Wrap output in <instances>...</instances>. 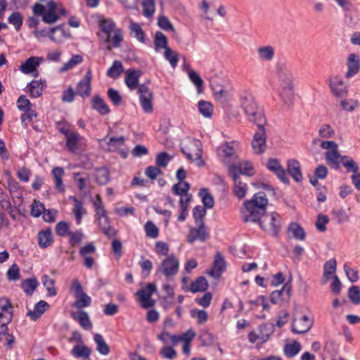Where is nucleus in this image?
Segmentation results:
<instances>
[{"mask_svg": "<svg viewBox=\"0 0 360 360\" xmlns=\"http://www.w3.org/2000/svg\"><path fill=\"white\" fill-rule=\"evenodd\" d=\"M268 199L264 192L255 193L251 200L244 202L243 210L245 222H257L266 212Z\"/></svg>", "mask_w": 360, "mask_h": 360, "instance_id": "f257e3e1", "label": "nucleus"}, {"mask_svg": "<svg viewBox=\"0 0 360 360\" xmlns=\"http://www.w3.org/2000/svg\"><path fill=\"white\" fill-rule=\"evenodd\" d=\"M240 103L249 122L254 123L257 127L266 124L264 110L256 102L253 95L244 92L240 96Z\"/></svg>", "mask_w": 360, "mask_h": 360, "instance_id": "f03ea898", "label": "nucleus"}, {"mask_svg": "<svg viewBox=\"0 0 360 360\" xmlns=\"http://www.w3.org/2000/svg\"><path fill=\"white\" fill-rule=\"evenodd\" d=\"M58 129L66 139L65 146L70 153H75L79 149V145L83 137L79 134L72 130L70 127L63 122H58Z\"/></svg>", "mask_w": 360, "mask_h": 360, "instance_id": "7ed1b4c3", "label": "nucleus"}, {"mask_svg": "<svg viewBox=\"0 0 360 360\" xmlns=\"http://www.w3.org/2000/svg\"><path fill=\"white\" fill-rule=\"evenodd\" d=\"M239 143L237 141L226 142L217 149V155L224 164L229 167L236 163L238 160V149Z\"/></svg>", "mask_w": 360, "mask_h": 360, "instance_id": "20e7f679", "label": "nucleus"}, {"mask_svg": "<svg viewBox=\"0 0 360 360\" xmlns=\"http://www.w3.org/2000/svg\"><path fill=\"white\" fill-rule=\"evenodd\" d=\"M261 228L271 236H276L281 229V217L276 212L265 214L258 221Z\"/></svg>", "mask_w": 360, "mask_h": 360, "instance_id": "39448f33", "label": "nucleus"}, {"mask_svg": "<svg viewBox=\"0 0 360 360\" xmlns=\"http://www.w3.org/2000/svg\"><path fill=\"white\" fill-rule=\"evenodd\" d=\"M181 152L191 160L201 158V143L199 140L191 137H186L181 142Z\"/></svg>", "mask_w": 360, "mask_h": 360, "instance_id": "423d86ee", "label": "nucleus"}, {"mask_svg": "<svg viewBox=\"0 0 360 360\" xmlns=\"http://www.w3.org/2000/svg\"><path fill=\"white\" fill-rule=\"evenodd\" d=\"M140 103L143 110L146 113H151L153 111V94L145 84H141L138 88Z\"/></svg>", "mask_w": 360, "mask_h": 360, "instance_id": "0eeeda50", "label": "nucleus"}, {"mask_svg": "<svg viewBox=\"0 0 360 360\" xmlns=\"http://www.w3.org/2000/svg\"><path fill=\"white\" fill-rule=\"evenodd\" d=\"M179 262L174 255H171L161 262L160 271L167 277H173L179 271Z\"/></svg>", "mask_w": 360, "mask_h": 360, "instance_id": "6e6552de", "label": "nucleus"}, {"mask_svg": "<svg viewBox=\"0 0 360 360\" xmlns=\"http://www.w3.org/2000/svg\"><path fill=\"white\" fill-rule=\"evenodd\" d=\"M314 319L306 315L295 317L292 322V331L295 334H303L312 327Z\"/></svg>", "mask_w": 360, "mask_h": 360, "instance_id": "1a4fd4ad", "label": "nucleus"}, {"mask_svg": "<svg viewBox=\"0 0 360 360\" xmlns=\"http://www.w3.org/2000/svg\"><path fill=\"white\" fill-rule=\"evenodd\" d=\"M257 127L252 141V147L255 153L262 154L266 148V134L264 126Z\"/></svg>", "mask_w": 360, "mask_h": 360, "instance_id": "9d476101", "label": "nucleus"}, {"mask_svg": "<svg viewBox=\"0 0 360 360\" xmlns=\"http://www.w3.org/2000/svg\"><path fill=\"white\" fill-rule=\"evenodd\" d=\"M156 291V286L153 283H148L145 288L137 291L136 295L139 297L141 306L143 308H149L155 304V301L151 300L153 293Z\"/></svg>", "mask_w": 360, "mask_h": 360, "instance_id": "9b49d317", "label": "nucleus"}, {"mask_svg": "<svg viewBox=\"0 0 360 360\" xmlns=\"http://www.w3.org/2000/svg\"><path fill=\"white\" fill-rule=\"evenodd\" d=\"M197 228H191L187 237V240L192 244L198 240L200 242H205L210 237V233L205 226L204 222L196 224Z\"/></svg>", "mask_w": 360, "mask_h": 360, "instance_id": "f8f14e48", "label": "nucleus"}, {"mask_svg": "<svg viewBox=\"0 0 360 360\" xmlns=\"http://www.w3.org/2000/svg\"><path fill=\"white\" fill-rule=\"evenodd\" d=\"M329 87L331 92L337 97L347 96L348 88L343 79L339 76H333L329 79Z\"/></svg>", "mask_w": 360, "mask_h": 360, "instance_id": "ddd939ff", "label": "nucleus"}, {"mask_svg": "<svg viewBox=\"0 0 360 360\" xmlns=\"http://www.w3.org/2000/svg\"><path fill=\"white\" fill-rule=\"evenodd\" d=\"M276 76L278 88L292 85V74L285 65L281 63L276 65Z\"/></svg>", "mask_w": 360, "mask_h": 360, "instance_id": "4468645a", "label": "nucleus"}, {"mask_svg": "<svg viewBox=\"0 0 360 360\" xmlns=\"http://www.w3.org/2000/svg\"><path fill=\"white\" fill-rule=\"evenodd\" d=\"M234 168L231 171H228L229 176L233 179L234 182L233 192L236 197L239 199L243 198L247 193V184L241 180L240 176H238L235 173Z\"/></svg>", "mask_w": 360, "mask_h": 360, "instance_id": "2eb2a0df", "label": "nucleus"}, {"mask_svg": "<svg viewBox=\"0 0 360 360\" xmlns=\"http://www.w3.org/2000/svg\"><path fill=\"white\" fill-rule=\"evenodd\" d=\"M267 169L273 172L279 180L285 184H289L290 181L286 172L280 162L276 158H271L266 162Z\"/></svg>", "mask_w": 360, "mask_h": 360, "instance_id": "dca6fc26", "label": "nucleus"}, {"mask_svg": "<svg viewBox=\"0 0 360 360\" xmlns=\"http://www.w3.org/2000/svg\"><path fill=\"white\" fill-rule=\"evenodd\" d=\"M91 70H89L85 77L78 83L76 94L82 98H87L91 94Z\"/></svg>", "mask_w": 360, "mask_h": 360, "instance_id": "f3484780", "label": "nucleus"}, {"mask_svg": "<svg viewBox=\"0 0 360 360\" xmlns=\"http://www.w3.org/2000/svg\"><path fill=\"white\" fill-rule=\"evenodd\" d=\"M292 286L290 283H286L280 290H275L270 296L271 302L273 304H279L283 301H288L290 297Z\"/></svg>", "mask_w": 360, "mask_h": 360, "instance_id": "a211bd4d", "label": "nucleus"}, {"mask_svg": "<svg viewBox=\"0 0 360 360\" xmlns=\"http://www.w3.org/2000/svg\"><path fill=\"white\" fill-rule=\"evenodd\" d=\"M325 155L326 161L334 169H338L342 160L346 158L345 155H341L338 153V147L327 150Z\"/></svg>", "mask_w": 360, "mask_h": 360, "instance_id": "6ab92c4d", "label": "nucleus"}, {"mask_svg": "<svg viewBox=\"0 0 360 360\" xmlns=\"http://www.w3.org/2000/svg\"><path fill=\"white\" fill-rule=\"evenodd\" d=\"M233 168L235 169V173L238 176H240L241 174L248 176L254 174L252 165L249 161L238 162L237 160L236 163L230 165L229 171H231Z\"/></svg>", "mask_w": 360, "mask_h": 360, "instance_id": "aec40b11", "label": "nucleus"}, {"mask_svg": "<svg viewBox=\"0 0 360 360\" xmlns=\"http://www.w3.org/2000/svg\"><path fill=\"white\" fill-rule=\"evenodd\" d=\"M347 72L345 74L347 78H350L357 74L360 69V59L355 53H351L347 58Z\"/></svg>", "mask_w": 360, "mask_h": 360, "instance_id": "412c9836", "label": "nucleus"}, {"mask_svg": "<svg viewBox=\"0 0 360 360\" xmlns=\"http://www.w3.org/2000/svg\"><path fill=\"white\" fill-rule=\"evenodd\" d=\"M142 75L141 70H127L126 72L125 84L131 90L139 88V81Z\"/></svg>", "mask_w": 360, "mask_h": 360, "instance_id": "4be33fe9", "label": "nucleus"}, {"mask_svg": "<svg viewBox=\"0 0 360 360\" xmlns=\"http://www.w3.org/2000/svg\"><path fill=\"white\" fill-rule=\"evenodd\" d=\"M70 36V33L65 31L63 25H60L51 28L49 34L50 39L58 44L61 43L64 39Z\"/></svg>", "mask_w": 360, "mask_h": 360, "instance_id": "5701e85b", "label": "nucleus"}, {"mask_svg": "<svg viewBox=\"0 0 360 360\" xmlns=\"http://www.w3.org/2000/svg\"><path fill=\"white\" fill-rule=\"evenodd\" d=\"M123 41V34L121 29H117L112 34L106 36L105 42L109 44L107 46L106 49L111 51L112 48H119L121 42Z\"/></svg>", "mask_w": 360, "mask_h": 360, "instance_id": "b1692460", "label": "nucleus"}, {"mask_svg": "<svg viewBox=\"0 0 360 360\" xmlns=\"http://www.w3.org/2000/svg\"><path fill=\"white\" fill-rule=\"evenodd\" d=\"M288 172L296 182H300L303 179L300 164L296 160L291 159L288 161Z\"/></svg>", "mask_w": 360, "mask_h": 360, "instance_id": "393cba45", "label": "nucleus"}, {"mask_svg": "<svg viewBox=\"0 0 360 360\" xmlns=\"http://www.w3.org/2000/svg\"><path fill=\"white\" fill-rule=\"evenodd\" d=\"M74 320L78 321L80 326L84 330H89L92 328V323L89 319L88 314L84 311H79L72 314Z\"/></svg>", "mask_w": 360, "mask_h": 360, "instance_id": "a878e982", "label": "nucleus"}, {"mask_svg": "<svg viewBox=\"0 0 360 360\" xmlns=\"http://www.w3.org/2000/svg\"><path fill=\"white\" fill-rule=\"evenodd\" d=\"M97 219L102 231L105 236L110 238L116 236L117 231L110 225V221L107 214H105L104 216H98Z\"/></svg>", "mask_w": 360, "mask_h": 360, "instance_id": "bb28decb", "label": "nucleus"}, {"mask_svg": "<svg viewBox=\"0 0 360 360\" xmlns=\"http://www.w3.org/2000/svg\"><path fill=\"white\" fill-rule=\"evenodd\" d=\"M225 266L226 262L222 255L217 252L215 255L213 268L210 271V274L214 277H218L224 271Z\"/></svg>", "mask_w": 360, "mask_h": 360, "instance_id": "cd10ccee", "label": "nucleus"}, {"mask_svg": "<svg viewBox=\"0 0 360 360\" xmlns=\"http://www.w3.org/2000/svg\"><path fill=\"white\" fill-rule=\"evenodd\" d=\"M42 60V58L36 56L30 57L20 65V70L25 74L32 73L36 70V68L39 65L40 62Z\"/></svg>", "mask_w": 360, "mask_h": 360, "instance_id": "c85d7f7f", "label": "nucleus"}, {"mask_svg": "<svg viewBox=\"0 0 360 360\" xmlns=\"http://www.w3.org/2000/svg\"><path fill=\"white\" fill-rule=\"evenodd\" d=\"M38 244L41 248L50 246L53 242V238L51 229L41 230L38 233Z\"/></svg>", "mask_w": 360, "mask_h": 360, "instance_id": "c756f323", "label": "nucleus"}, {"mask_svg": "<svg viewBox=\"0 0 360 360\" xmlns=\"http://www.w3.org/2000/svg\"><path fill=\"white\" fill-rule=\"evenodd\" d=\"M49 307V304L43 300L37 302L34 307V310H30L27 313V316H29L32 321L37 320Z\"/></svg>", "mask_w": 360, "mask_h": 360, "instance_id": "7c9ffc66", "label": "nucleus"}, {"mask_svg": "<svg viewBox=\"0 0 360 360\" xmlns=\"http://www.w3.org/2000/svg\"><path fill=\"white\" fill-rule=\"evenodd\" d=\"M258 58L262 61H271L275 56V51L271 46H259L257 49Z\"/></svg>", "mask_w": 360, "mask_h": 360, "instance_id": "2f4dec72", "label": "nucleus"}, {"mask_svg": "<svg viewBox=\"0 0 360 360\" xmlns=\"http://www.w3.org/2000/svg\"><path fill=\"white\" fill-rule=\"evenodd\" d=\"M96 182L99 185H105L110 181V173L108 169L105 167L96 168L94 173Z\"/></svg>", "mask_w": 360, "mask_h": 360, "instance_id": "473e14b6", "label": "nucleus"}, {"mask_svg": "<svg viewBox=\"0 0 360 360\" xmlns=\"http://www.w3.org/2000/svg\"><path fill=\"white\" fill-rule=\"evenodd\" d=\"M337 262L335 259H331L327 261L323 266V275L322 278V283L326 284L329 279L331 278L333 274L336 271Z\"/></svg>", "mask_w": 360, "mask_h": 360, "instance_id": "72a5a7b5", "label": "nucleus"}, {"mask_svg": "<svg viewBox=\"0 0 360 360\" xmlns=\"http://www.w3.org/2000/svg\"><path fill=\"white\" fill-rule=\"evenodd\" d=\"M279 95L283 103L291 105L294 99L293 84L278 89Z\"/></svg>", "mask_w": 360, "mask_h": 360, "instance_id": "f704fd0d", "label": "nucleus"}, {"mask_svg": "<svg viewBox=\"0 0 360 360\" xmlns=\"http://www.w3.org/2000/svg\"><path fill=\"white\" fill-rule=\"evenodd\" d=\"M45 86V82L32 80L27 86L30 96L32 98L39 97L42 94L43 89Z\"/></svg>", "mask_w": 360, "mask_h": 360, "instance_id": "c9c22d12", "label": "nucleus"}, {"mask_svg": "<svg viewBox=\"0 0 360 360\" xmlns=\"http://www.w3.org/2000/svg\"><path fill=\"white\" fill-rule=\"evenodd\" d=\"M92 108L98 111L101 115H104L110 112L109 107L99 96H96L93 98Z\"/></svg>", "mask_w": 360, "mask_h": 360, "instance_id": "e433bc0d", "label": "nucleus"}, {"mask_svg": "<svg viewBox=\"0 0 360 360\" xmlns=\"http://www.w3.org/2000/svg\"><path fill=\"white\" fill-rule=\"evenodd\" d=\"M207 279L204 276H200L195 281L192 282L189 290L193 293L205 292L207 290Z\"/></svg>", "mask_w": 360, "mask_h": 360, "instance_id": "4c0bfd02", "label": "nucleus"}, {"mask_svg": "<svg viewBox=\"0 0 360 360\" xmlns=\"http://www.w3.org/2000/svg\"><path fill=\"white\" fill-rule=\"evenodd\" d=\"M70 198L75 202L74 207L72 209V212L75 214L77 223L79 224L81 223L83 215L86 213L85 210L83 207L82 202L80 200H79L76 197L71 196Z\"/></svg>", "mask_w": 360, "mask_h": 360, "instance_id": "58836bf2", "label": "nucleus"}, {"mask_svg": "<svg viewBox=\"0 0 360 360\" xmlns=\"http://www.w3.org/2000/svg\"><path fill=\"white\" fill-rule=\"evenodd\" d=\"M99 27L101 30L104 32L106 36L112 34L116 28L115 22L111 18H105L99 20Z\"/></svg>", "mask_w": 360, "mask_h": 360, "instance_id": "ea45409f", "label": "nucleus"}, {"mask_svg": "<svg viewBox=\"0 0 360 360\" xmlns=\"http://www.w3.org/2000/svg\"><path fill=\"white\" fill-rule=\"evenodd\" d=\"M198 108L200 113L206 118H210L214 112V107L210 102L200 101L198 103Z\"/></svg>", "mask_w": 360, "mask_h": 360, "instance_id": "a19ab883", "label": "nucleus"}, {"mask_svg": "<svg viewBox=\"0 0 360 360\" xmlns=\"http://www.w3.org/2000/svg\"><path fill=\"white\" fill-rule=\"evenodd\" d=\"M288 232L292 233V237L297 240H304L305 239V231L297 223H291L288 226Z\"/></svg>", "mask_w": 360, "mask_h": 360, "instance_id": "79ce46f5", "label": "nucleus"}, {"mask_svg": "<svg viewBox=\"0 0 360 360\" xmlns=\"http://www.w3.org/2000/svg\"><path fill=\"white\" fill-rule=\"evenodd\" d=\"M155 49L156 51H159L160 49H166L169 48L167 46L168 41L167 37L162 32H157L154 37Z\"/></svg>", "mask_w": 360, "mask_h": 360, "instance_id": "37998d69", "label": "nucleus"}, {"mask_svg": "<svg viewBox=\"0 0 360 360\" xmlns=\"http://www.w3.org/2000/svg\"><path fill=\"white\" fill-rule=\"evenodd\" d=\"M94 341L96 343V349L98 352L103 354L107 355L110 352V348L108 344L104 340L103 336L100 334H95L94 335Z\"/></svg>", "mask_w": 360, "mask_h": 360, "instance_id": "c03bdc74", "label": "nucleus"}, {"mask_svg": "<svg viewBox=\"0 0 360 360\" xmlns=\"http://www.w3.org/2000/svg\"><path fill=\"white\" fill-rule=\"evenodd\" d=\"M129 30L131 34L134 37L136 38L138 41L142 43L145 41V34L139 24L134 22H131L129 25Z\"/></svg>", "mask_w": 360, "mask_h": 360, "instance_id": "a18cd8bd", "label": "nucleus"}, {"mask_svg": "<svg viewBox=\"0 0 360 360\" xmlns=\"http://www.w3.org/2000/svg\"><path fill=\"white\" fill-rule=\"evenodd\" d=\"M300 349V344L297 341H294L292 343L285 345L284 353L288 357L292 358L297 355Z\"/></svg>", "mask_w": 360, "mask_h": 360, "instance_id": "49530a36", "label": "nucleus"}, {"mask_svg": "<svg viewBox=\"0 0 360 360\" xmlns=\"http://www.w3.org/2000/svg\"><path fill=\"white\" fill-rule=\"evenodd\" d=\"M123 72L122 63L120 60H115L108 70L107 75L111 78H117Z\"/></svg>", "mask_w": 360, "mask_h": 360, "instance_id": "de8ad7c7", "label": "nucleus"}, {"mask_svg": "<svg viewBox=\"0 0 360 360\" xmlns=\"http://www.w3.org/2000/svg\"><path fill=\"white\" fill-rule=\"evenodd\" d=\"M71 353L74 356L77 358H89L91 353V350L86 346L78 345L73 347Z\"/></svg>", "mask_w": 360, "mask_h": 360, "instance_id": "09e8293b", "label": "nucleus"}, {"mask_svg": "<svg viewBox=\"0 0 360 360\" xmlns=\"http://www.w3.org/2000/svg\"><path fill=\"white\" fill-rule=\"evenodd\" d=\"M83 61V58L81 55H74L67 63H64L60 68L61 72L70 70L81 63Z\"/></svg>", "mask_w": 360, "mask_h": 360, "instance_id": "8fccbe9b", "label": "nucleus"}, {"mask_svg": "<svg viewBox=\"0 0 360 360\" xmlns=\"http://www.w3.org/2000/svg\"><path fill=\"white\" fill-rule=\"evenodd\" d=\"M214 98L218 101H223L227 96V91L219 84H212L211 85Z\"/></svg>", "mask_w": 360, "mask_h": 360, "instance_id": "3c124183", "label": "nucleus"}, {"mask_svg": "<svg viewBox=\"0 0 360 360\" xmlns=\"http://www.w3.org/2000/svg\"><path fill=\"white\" fill-rule=\"evenodd\" d=\"M38 284V281L36 278L26 279L22 283V288L26 295H31L37 287Z\"/></svg>", "mask_w": 360, "mask_h": 360, "instance_id": "603ef678", "label": "nucleus"}, {"mask_svg": "<svg viewBox=\"0 0 360 360\" xmlns=\"http://www.w3.org/2000/svg\"><path fill=\"white\" fill-rule=\"evenodd\" d=\"M41 282L47 290L49 296H55L56 295V290L54 288L55 281L53 279L47 275H44L41 277Z\"/></svg>", "mask_w": 360, "mask_h": 360, "instance_id": "864d4df0", "label": "nucleus"}, {"mask_svg": "<svg viewBox=\"0 0 360 360\" xmlns=\"http://www.w3.org/2000/svg\"><path fill=\"white\" fill-rule=\"evenodd\" d=\"M188 75L189 79L192 82L193 84H195L198 89V91L199 93H201L204 84L203 80L201 79L199 75L193 70H189L188 71Z\"/></svg>", "mask_w": 360, "mask_h": 360, "instance_id": "5fc2aeb1", "label": "nucleus"}, {"mask_svg": "<svg viewBox=\"0 0 360 360\" xmlns=\"http://www.w3.org/2000/svg\"><path fill=\"white\" fill-rule=\"evenodd\" d=\"M190 189V184L188 182L183 181L174 184L172 186V192L176 195L183 196L186 193H188Z\"/></svg>", "mask_w": 360, "mask_h": 360, "instance_id": "6e6d98bb", "label": "nucleus"}, {"mask_svg": "<svg viewBox=\"0 0 360 360\" xmlns=\"http://www.w3.org/2000/svg\"><path fill=\"white\" fill-rule=\"evenodd\" d=\"M200 195L202 197V201L204 206L207 208H212L214 204V200L212 195L208 192V190L206 188L200 189Z\"/></svg>", "mask_w": 360, "mask_h": 360, "instance_id": "4d7b16f0", "label": "nucleus"}, {"mask_svg": "<svg viewBox=\"0 0 360 360\" xmlns=\"http://www.w3.org/2000/svg\"><path fill=\"white\" fill-rule=\"evenodd\" d=\"M8 189L11 194L13 195L17 198H21L22 193L20 191V186L18 181L13 178H8Z\"/></svg>", "mask_w": 360, "mask_h": 360, "instance_id": "13d9d810", "label": "nucleus"}, {"mask_svg": "<svg viewBox=\"0 0 360 360\" xmlns=\"http://www.w3.org/2000/svg\"><path fill=\"white\" fill-rule=\"evenodd\" d=\"M13 312L0 313V330L2 334L7 331V325L11 321Z\"/></svg>", "mask_w": 360, "mask_h": 360, "instance_id": "bf43d9fd", "label": "nucleus"}, {"mask_svg": "<svg viewBox=\"0 0 360 360\" xmlns=\"http://www.w3.org/2000/svg\"><path fill=\"white\" fill-rule=\"evenodd\" d=\"M91 303V299L85 292L80 295L74 302L73 306L79 309L89 307Z\"/></svg>", "mask_w": 360, "mask_h": 360, "instance_id": "052dcab7", "label": "nucleus"}, {"mask_svg": "<svg viewBox=\"0 0 360 360\" xmlns=\"http://www.w3.org/2000/svg\"><path fill=\"white\" fill-rule=\"evenodd\" d=\"M348 297L349 300L354 304L360 303V288L356 285H352L348 290Z\"/></svg>", "mask_w": 360, "mask_h": 360, "instance_id": "680f3d73", "label": "nucleus"}, {"mask_svg": "<svg viewBox=\"0 0 360 360\" xmlns=\"http://www.w3.org/2000/svg\"><path fill=\"white\" fill-rule=\"evenodd\" d=\"M144 229L146 236L150 238H156L159 235L158 228L150 221L146 223Z\"/></svg>", "mask_w": 360, "mask_h": 360, "instance_id": "e2e57ef3", "label": "nucleus"}, {"mask_svg": "<svg viewBox=\"0 0 360 360\" xmlns=\"http://www.w3.org/2000/svg\"><path fill=\"white\" fill-rule=\"evenodd\" d=\"M8 21L14 25L16 30H19L22 25V15L19 12H13L8 17Z\"/></svg>", "mask_w": 360, "mask_h": 360, "instance_id": "0e129e2a", "label": "nucleus"}, {"mask_svg": "<svg viewBox=\"0 0 360 360\" xmlns=\"http://www.w3.org/2000/svg\"><path fill=\"white\" fill-rule=\"evenodd\" d=\"M191 316L193 318H197L199 324L205 323L208 319L207 313L205 310L192 309L191 311Z\"/></svg>", "mask_w": 360, "mask_h": 360, "instance_id": "69168bd1", "label": "nucleus"}, {"mask_svg": "<svg viewBox=\"0 0 360 360\" xmlns=\"http://www.w3.org/2000/svg\"><path fill=\"white\" fill-rule=\"evenodd\" d=\"M165 58L167 60L172 68L177 65L179 58L176 53L173 51L170 48H167L164 53Z\"/></svg>", "mask_w": 360, "mask_h": 360, "instance_id": "338daca9", "label": "nucleus"}, {"mask_svg": "<svg viewBox=\"0 0 360 360\" xmlns=\"http://www.w3.org/2000/svg\"><path fill=\"white\" fill-rule=\"evenodd\" d=\"M125 139L123 136L120 137H110L108 142L109 150H115L118 147L122 146L124 143Z\"/></svg>", "mask_w": 360, "mask_h": 360, "instance_id": "774afa93", "label": "nucleus"}]
</instances>
